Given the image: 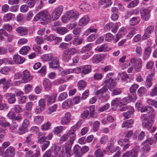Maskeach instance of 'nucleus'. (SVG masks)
<instances>
[{
  "label": "nucleus",
  "mask_w": 157,
  "mask_h": 157,
  "mask_svg": "<svg viewBox=\"0 0 157 157\" xmlns=\"http://www.w3.org/2000/svg\"><path fill=\"white\" fill-rule=\"evenodd\" d=\"M139 13V10L137 9L126 11L124 16L125 19L129 18L132 15H136Z\"/></svg>",
  "instance_id": "nucleus-11"
},
{
  "label": "nucleus",
  "mask_w": 157,
  "mask_h": 157,
  "mask_svg": "<svg viewBox=\"0 0 157 157\" xmlns=\"http://www.w3.org/2000/svg\"><path fill=\"white\" fill-rule=\"evenodd\" d=\"M36 0H28L26 2V6L28 7L31 8L34 7L35 1Z\"/></svg>",
  "instance_id": "nucleus-52"
},
{
  "label": "nucleus",
  "mask_w": 157,
  "mask_h": 157,
  "mask_svg": "<svg viewBox=\"0 0 157 157\" xmlns=\"http://www.w3.org/2000/svg\"><path fill=\"white\" fill-rule=\"evenodd\" d=\"M45 102L46 101L45 99H41L38 101V105L40 107L44 109L46 105Z\"/></svg>",
  "instance_id": "nucleus-54"
},
{
  "label": "nucleus",
  "mask_w": 157,
  "mask_h": 157,
  "mask_svg": "<svg viewBox=\"0 0 157 157\" xmlns=\"http://www.w3.org/2000/svg\"><path fill=\"white\" fill-rule=\"evenodd\" d=\"M147 115L143 114L141 117L143 121V124L144 127L147 128H150L152 125L150 121L148 119L147 117Z\"/></svg>",
  "instance_id": "nucleus-8"
},
{
  "label": "nucleus",
  "mask_w": 157,
  "mask_h": 157,
  "mask_svg": "<svg viewBox=\"0 0 157 157\" xmlns=\"http://www.w3.org/2000/svg\"><path fill=\"white\" fill-rule=\"evenodd\" d=\"M15 148L13 146H10L7 149L5 152V156L7 157H13L15 154Z\"/></svg>",
  "instance_id": "nucleus-14"
},
{
  "label": "nucleus",
  "mask_w": 157,
  "mask_h": 157,
  "mask_svg": "<svg viewBox=\"0 0 157 157\" xmlns=\"http://www.w3.org/2000/svg\"><path fill=\"white\" fill-rule=\"evenodd\" d=\"M40 151L39 149L36 150L35 153L33 154L31 151L26 152L25 153V157H37L40 155Z\"/></svg>",
  "instance_id": "nucleus-23"
},
{
  "label": "nucleus",
  "mask_w": 157,
  "mask_h": 157,
  "mask_svg": "<svg viewBox=\"0 0 157 157\" xmlns=\"http://www.w3.org/2000/svg\"><path fill=\"white\" fill-rule=\"evenodd\" d=\"M5 96L7 99L9 103L10 104L14 103L16 101L15 95L11 93H8L5 95Z\"/></svg>",
  "instance_id": "nucleus-13"
},
{
  "label": "nucleus",
  "mask_w": 157,
  "mask_h": 157,
  "mask_svg": "<svg viewBox=\"0 0 157 157\" xmlns=\"http://www.w3.org/2000/svg\"><path fill=\"white\" fill-rule=\"evenodd\" d=\"M74 153L77 155V157H80L83 155L81 147L78 145H76L74 148Z\"/></svg>",
  "instance_id": "nucleus-25"
},
{
  "label": "nucleus",
  "mask_w": 157,
  "mask_h": 157,
  "mask_svg": "<svg viewBox=\"0 0 157 157\" xmlns=\"http://www.w3.org/2000/svg\"><path fill=\"white\" fill-rule=\"evenodd\" d=\"M112 0H101L99 2L100 5L104 8H107L110 6L112 4Z\"/></svg>",
  "instance_id": "nucleus-21"
},
{
  "label": "nucleus",
  "mask_w": 157,
  "mask_h": 157,
  "mask_svg": "<svg viewBox=\"0 0 157 157\" xmlns=\"http://www.w3.org/2000/svg\"><path fill=\"white\" fill-rule=\"evenodd\" d=\"M13 61L16 64H21L25 60V58L18 54L14 55L13 56Z\"/></svg>",
  "instance_id": "nucleus-9"
},
{
  "label": "nucleus",
  "mask_w": 157,
  "mask_h": 157,
  "mask_svg": "<svg viewBox=\"0 0 157 157\" xmlns=\"http://www.w3.org/2000/svg\"><path fill=\"white\" fill-rule=\"evenodd\" d=\"M53 151L55 156L59 157H64L65 155V153L63 150L60 151L61 146L60 145H57L54 144L52 146Z\"/></svg>",
  "instance_id": "nucleus-3"
},
{
  "label": "nucleus",
  "mask_w": 157,
  "mask_h": 157,
  "mask_svg": "<svg viewBox=\"0 0 157 157\" xmlns=\"http://www.w3.org/2000/svg\"><path fill=\"white\" fill-rule=\"evenodd\" d=\"M71 44V42H69L68 43H66L63 42L60 44L59 46V48H61L67 49L70 47Z\"/></svg>",
  "instance_id": "nucleus-51"
},
{
  "label": "nucleus",
  "mask_w": 157,
  "mask_h": 157,
  "mask_svg": "<svg viewBox=\"0 0 157 157\" xmlns=\"http://www.w3.org/2000/svg\"><path fill=\"white\" fill-rule=\"evenodd\" d=\"M47 40L51 41L54 40L56 43L60 42L62 40V38L59 37H56L55 34H52L47 37Z\"/></svg>",
  "instance_id": "nucleus-24"
},
{
  "label": "nucleus",
  "mask_w": 157,
  "mask_h": 157,
  "mask_svg": "<svg viewBox=\"0 0 157 157\" xmlns=\"http://www.w3.org/2000/svg\"><path fill=\"white\" fill-rule=\"evenodd\" d=\"M102 56H101L100 54L95 55L92 58L93 62L96 63H99L104 58V56L103 55Z\"/></svg>",
  "instance_id": "nucleus-31"
},
{
  "label": "nucleus",
  "mask_w": 157,
  "mask_h": 157,
  "mask_svg": "<svg viewBox=\"0 0 157 157\" xmlns=\"http://www.w3.org/2000/svg\"><path fill=\"white\" fill-rule=\"evenodd\" d=\"M146 48L145 49H150L152 48H155V46L153 44L151 43V40H148L145 43Z\"/></svg>",
  "instance_id": "nucleus-49"
},
{
  "label": "nucleus",
  "mask_w": 157,
  "mask_h": 157,
  "mask_svg": "<svg viewBox=\"0 0 157 157\" xmlns=\"http://www.w3.org/2000/svg\"><path fill=\"white\" fill-rule=\"evenodd\" d=\"M94 154L96 157H103L104 155L103 151L100 149L96 150Z\"/></svg>",
  "instance_id": "nucleus-41"
},
{
  "label": "nucleus",
  "mask_w": 157,
  "mask_h": 157,
  "mask_svg": "<svg viewBox=\"0 0 157 157\" xmlns=\"http://www.w3.org/2000/svg\"><path fill=\"white\" fill-rule=\"evenodd\" d=\"M71 121V114L70 113L67 112L65 113V116L62 118L61 123L63 125L67 124Z\"/></svg>",
  "instance_id": "nucleus-10"
},
{
  "label": "nucleus",
  "mask_w": 157,
  "mask_h": 157,
  "mask_svg": "<svg viewBox=\"0 0 157 157\" xmlns=\"http://www.w3.org/2000/svg\"><path fill=\"white\" fill-rule=\"evenodd\" d=\"M82 73L85 74L90 73L91 71V67L90 65H86L81 66Z\"/></svg>",
  "instance_id": "nucleus-32"
},
{
  "label": "nucleus",
  "mask_w": 157,
  "mask_h": 157,
  "mask_svg": "<svg viewBox=\"0 0 157 157\" xmlns=\"http://www.w3.org/2000/svg\"><path fill=\"white\" fill-rule=\"evenodd\" d=\"M67 96V94L66 92H63L60 94L58 97V100L59 101H62L66 99Z\"/></svg>",
  "instance_id": "nucleus-64"
},
{
  "label": "nucleus",
  "mask_w": 157,
  "mask_h": 157,
  "mask_svg": "<svg viewBox=\"0 0 157 157\" xmlns=\"http://www.w3.org/2000/svg\"><path fill=\"white\" fill-rule=\"evenodd\" d=\"M44 117L42 116H36L34 119V121L35 123L37 124L41 123L43 121Z\"/></svg>",
  "instance_id": "nucleus-43"
},
{
  "label": "nucleus",
  "mask_w": 157,
  "mask_h": 157,
  "mask_svg": "<svg viewBox=\"0 0 157 157\" xmlns=\"http://www.w3.org/2000/svg\"><path fill=\"white\" fill-rule=\"evenodd\" d=\"M16 31L21 36L26 35L28 32L27 29L23 26H19L16 29Z\"/></svg>",
  "instance_id": "nucleus-16"
},
{
  "label": "nucleus",
  "mask_w": 157,
  "mask_h": 157,
  "mask_svg": "<svg viewBox=\"0 0 157 157\" xmlns=\"http://www.w3.org/2000/svg\"><path fill=\"white\" fill-rule=\"evenodd\" d=\"M43 84L44 88L46 90H50L52 88L51 82L48 79H45L43 81Z\"/></svg>",
  "instance_id": "nucleus-22"
},
{
  "label": "nucleus",
  "mask_w": 157,
  "mask_h": 157,
  "mask_svg": "<svg viewBox=\"0 0 157 157\" xmlns=\"http://www.w3.org/2000/svg\"><path fill=\"white\" fill-rule=\"evenodd\" d=\"M107 86H105L101 89L98 90L95 92V94L97 95L101 96L103 93L105 92L108 90Z\"/></svg>",
  "instance_id": "nucleus-34"
},
{
  "label": "nucleus",
  "mask_w": 157,
  "mask_h": 157,
  "mask_svg": "<svg viewBox=\"0 0 157 157\" xmlns=\"http://www.w3.org/2000/svg\"><path fill=\"white\" fill-rule=\"evenodd\" d=\"M68 138L69 136L68 134H64L59 139V141L60 143H63L67 141Z\"/></svg>",
  "instance_id": "nucleus-61"
},
{
  "label": "nucleus",
  "mask_w": 157,
  "mask_h": 157,
  "mask_svg": "<svg viewBox=\"0 0 157 157\" xmlns=\"http://www.w3.org/2000/svg\"><path fill=\"white\" fill-rule=\"evenodd\" d=\"M98 36L97 34L93 33L88 36L86 40L88 41L91 42L95 40Z\"/></svg>",
  "instance_id": "nucleus-42"
},
{
  "label": "nucleus",
  "mask_w": 157,
  "mask_h": 157,
  "mask_svg": "<svg viewBox=\"0 0 157 157\" xmlns=\"http://www.w3.org/2000/svg\"><path fill=\"white\" fill-rule=\"evenodd\" d=\"M133 120L131 119L124 121L122 125V127H127L128 128H130L131 127L130 125L133 123Z\"/></svg>",
  "instance_id": "nucleus-36"
},
{
  "label": "nucleus",
  "mask_w": 157,
  "mask_h": 157,
  "mask_svg": "<svg viewBox=\"0 0 157 157\" xmlns=\"http://www.w3.org/2000/svg\"><path fill=\"white\" fill-rule=\"evenodd\" d=\"M33 105V103L32 102L29 101L27 102L25 105V109L27 111H31Z\"/></svg>",
  "instance_id": "nucleus-55"
},
{
  "label": "nucleus",
  "mask_w": 157,
  "mask_h": 157,
  "mask_svg": "<svg viewBox=\"0 0 157 157\" xmlns=\"http://www.w3.org/2000/svg\"><path fill=\"white\" fill-rule=\"evenodd\" d=\"M150 10L148 8H143L141 11L140 13L142 19L147 21L150 18Z\"/></svg>",
  "instance_id": "nucleus-7"
},
{
  "label": "nucleus",
  "mask_w": 157,
  "mask_h": 157,
  "mask_svg": "<svg viewBox=\"0 0 157 157\" xmlns=\"http://www.w3.org/2000/svg\"><path fill=\"white\" fill-rule=\"evenodd\" d=\"M76 52L75 50H65L63 55V60L65 62H68L71 59V56Z\"/></svg>",
  "instance_id": "nucleus-5"
},
{
  "label": "nucleus",
  "mask_w": 157,
  "mask_h": 157,
  "mask_svg": "<svg viewBox=\"0 0 157 157\" xmlns=\"http://www.w3.org/2000/svg\"><path fill=\"white\" fill-rule=\"evenodd\" d=\"M105 82L107 84L105 86H107L108 88L110 90L112 91V89L113 88L116 86V83L114 82V80L110 78H108L105 81Z\"/></svg>",
  "instance_id": "nucleus-17"
},
{
  "label": "nucleus",
  "mask_w": 157,
  "mask_h": 157,
  "mask_svg": "<svg viewBox=\"0 0 157 157\" xmlns=\"http://www.w3.org/2000/svg\"><path fill=\"white\" fill-rule=\"evenodd\" d=\"M111 140H112L110 141L108 145L107 146L106 148L108 150V151L111 153H113L117 150V147L114 145L115 141L114 139Z\"/></svg>",
  "instance_id": "nucleus-12"
},
{
  "label": "nucleus",
  "mask_w": 157,
  "mask_h": 157,
  "mask_svg": "<svg viewBox=\"0 0 157 157\" xmlns=\"http://www.w3.org/2000/svg\"><path fill=\"white\" fill-rule=\"evenodd\" d=\"M51 19V16L46 10L41 11L37 14L34 17V20L37 21L40 20L41 23L45 25L49 22Z\"/></svg>",
  "instance_id": "nucleus-1"
},
{
  "label": "nucleus",
  "mask_w": 157,
  "mask_h": 157,
  "mask_svg": "<svg viewBox=\"0 0 157 157\" xmlns=\"http://www.w3.org/2000/svg\"><path fill=\"white\" fill-rule=\"evenodd\" d=\"M63 10L62 6H60L56 8L52 13V16L53 20H57L61 15Z\"/></svg>",
  "instance_id": "nucleus-4"
},
{
  "label": "nucleus",
  "mask_w": 157,
  "mask_h": 157,
  "mask_svg": "<svg viewBox=\"0 0 157 157\" xmlns=\"http://www.w3.org/2000/svg\"><path fill=\"white\" fill-rule=\"evenodd\" d=\"M7 35V33L6 31L3 29H0V41H2L4 38V36H6Z\"/></svg>",
  "instance_id": "nucleus-45"
},
{
  "label": "nucleus",
  "mask_w": 157,
  "mask_h": 157,
  "mask_svg": "<svg viewBox=\"0 0 157 157\" xmlns=\"http://www.w3.org/2000/svg\"><path fill=\"white\" fill-rule=\"evenodd\" d=\"M89 6L85 3L80 4L79 6V8L83 11H85L89 10Z\"/></svg>",
  "instance_id": "nucleus-50"
},
{
  "label": "nucleus",
  "mask_w": 157,
  "mask_h": 157,
  "mask_svg": "<svg viewBox=\"0 0 157 157\" xmlns=\"http://www.w3.org/2000/svg\"><path fill=\"white\" fill-rule=\"evenodd\" d=\"M90 19L87 15H85L82 17L79 20V25L83 26L86 25L89 22Z\"/></svg>",
  "instance_id": "nucleus-20"
},
{
  "label": "nucleus",
  "mask_w": 157,
  "mask_h": 157,
  "mask_svg": "<svg viewBox=\"0 0 157 157\" xmlns=\"http://www.w3.org/2000/svg\"><path fill=\"white\" fill-rule=\"evenodd\" d=\"M62 20V21L64 23L67 22L71 20L67 12L63 16Z\"/></svg>",
  "instance_id": "nucleus-57"
},
{
  "label": "nucleus",
  "mask_w": 157,
  "mask_h": 157,
  "mask_svg": "<svg viewBox=\"0 0 157 157\" xmlns=\"http://www.w3.org/2000/svg\"><path fill=\"white\" fill-rule=\"evenodd\" d=\"M0 124L3 126L6 127L10 126V123L6 122L4 117L0 116Z\"/></svg>",
  "instance_id": "nucleus-40"
},
{
  "label": "nucleus",
  "mask_w": 157,
  "mask_h": 157,
  "mask_svg": "<svg viewBox=\"0 0 157 157\" xmlns=\"http://www.w3.org/2000/svg\"><path fill=\"white\" fill-rule=\"evenodd\" d=\"M50 67L52 68H56L59 66L58 59L56 57H52L51 61L49 63Z\"/></svg>",
  "instance_id": "nucleus-15"
},
{
  "label": "nucleus",
  "mask_w": 157,
  "mask_h": 157,
  "mask_svg": "<svg viewBox=\"0 0 157 157\" xmlns=\"http://www.w3.org/2000/svg\"><path fill=\"white\" fill-rule=\"evenodd\" d=\"M14 110L17 113H20L23 112V109L21 106L18 105H16L14 106Z\"/></svg>",
  "instance_id": "nucleus-48"
},
{
  "label": "nucleus",
  "mask_w": 157,
  "mask_h": 157,
  "mask_svg": "<svg viewBox=\"0 0 157 157\" xmlns=\"http://www.w3.org/2000/svg\"><path fill=\"white\" fill-rule=\"evenodd\" d=\"M139 0H134L128 5V8H133L136 6L139 2Z\"/></svg>",
  "instance_id": "nucleus-53"
},
{
  "label": "nucleus",
  "mask_w": 157,
  "mask_h": 157,
  "mask_svg": "<svg viewBox=\"0 0 157 157\" xmlns=\"http://www.w3.org/2000/svg\"><path fill=\"white\" fill-rule=\"evenodd\" d=\"M97 29L95 28L93 26H91L84 32V34L87 36L91 33L93 32L97 33Z\"/></svg>",
  "instance_id": "nucleus-37"
},
{
  "label": "nucleus",
  "mask_w": 157,
  "mask_h": 157,
  "mask_svg": "<svg viewBox=\"0 0 157 157\" xmlns=\"http://www.w3.org/2000/svg\"><path fill=\"white\" fill-rule=\"evenodd\" d=\"M78 87L79 90H81L84 89L86 86V82L83 80H80L78 83Z\"/></svg>",
  "instance_id": "nucleus-38"
},
{
  "label": "nucleus",
  "mask_w": 157,
  "mask_h": 157,
  "mask_svg": "<svg viewBox=\"0 0 157 157\" xmlns=\"http://www.w3.org/2000/svg\"><path fill=\"white\" fill-rule=\"evenodd\" d=\"M10 127V129L11 130H13L15 129L18 127V124L14 120H13L12 123L10 124L9 126H6Z\"/></svg>",
  "instance_id": "nucleus-59"
},
{
  "label": "nucleus",
  "mask_w": 157,
  "mask_h": 157,
  "mask_svg": "<svg viewBox=\"0 0 157 157\" xmlns=\"http://www.w3.org/2000/svg\"><path fill=\"white\" fill-rule=\"evenodd\" d=\"M140 19L139 17H133L129 21V23L130 25L134 26L137 25L140 22Z\"/></svg>",
  "instance_id": "nucleus-27"
},
{
  "label": "nucleus",
  "mask_w": 157,
  "mask_h": 157,
  "mask_svg": "<svg viewBox=\"0 0 157 157\" xmlns=\"http://www.w3.org/2000/svg\"><path fill=\"white\" fill-rule=\"evenodd\" d=\"M63 130V126H58L55 128L54 132L56 134H58L59 133Z\"/></svg>",
  "instance_id": "nucleus-58"
},
{
  "label": "nucleus",
  "mask_w": 157,
  "mask_h": 157,
  "mask_svg": "<svg viewBox=\"0 0 157 157\" xmlns=\"http://www.w3.org/2000/svg\"><path fill=\"white\" fill-rule=\"evenodd\" d=\"M152 85V79L149 77H147L146 78L145 85L147 88H150Z\"/></svg>",
  "instance_id": "nucleus-39"
},
{
  "label": "nucleus",
  "mask_w": 157,
  "mask_h": 157,
  "mask_svg": "<svg viewBox=\"0 0 157 157\" xmlns=\"http://www.w3.org/2000/svg\"><path fill=\"white\" fill-rule=\"evenodd\" d=\"M89 115V112L88 110H86L83 111L81 113V116L83 119L86 118Z\"/></svg>",
  "instance_id": "nucleus-60"
},
{
  "label": "nucleus",
  "mask_w": 157,
  "mask_h": 157,
  "mask_svg": "<svg viewBox=\"0 0 157 157\" xmlns=\"http://www.w3.org/2000/svg\"><path fill=\"white\" fill-rule=\"evenodd\" d=\"M71 144H66L64 145V147L65 150V154L67 157H70L73 154V152L71 150Z\"/></svg>",
  "instance_id": "nucleus-18"
},
{
  "label": "nucleus",
  "mask_w": 157,
  "mask_h": 157,
  "mask_svg": "<svg viewBox=\"0 0 157 157\" xmlns=\"http://www.w3.org/2000/svg\"><path fill=\"white\" fill-rule=\"evenodd\" d=\"M53 57L51 54H49L43 56H42L41 58L43 61H46L52 60Z\"/></svg>",
  "instance_id": "nucleus-44"
},
{
  "label": "nucleus",
  "mask_w": 157,
  "mask_h": 157,
  "mask_svg": "<svg viewBox=\"0 0 157 157\" xmlns=\"http://www.w3.org/2000/svg\"><path fill=\"white\" fill-rule=\"evenodd\" d=\"M150 95L152 97L157 96V85H156L151 89L150 92Z\"/></svg>",
  "instance_id": "nucleus-47"
},
{
  "label": "nucleus",
  "mask_w": 157,
  "mask_h": 157,
  "mask_svg": "<svg viewBox=\"0 0 157 157\" xmlns=\"http://www.w3.org/2000/svg\"><path fill=\"white\" fill-rule=\"evenodd\" d=\"M138 62L135 64V66L134 67L135 70L136 72H139L140 71L142 67V60L141 59H138Z\"/></svg>",
  "instance_id": "nucleus-35"
},
{
  "label": "nucleus",
  "mask_w": 157,
  "mask_h": 157,
  "mask_svg": "<svg viewBox=\"0 0 157 157\" xmlns=\"http://www.w3.org/2000/svg\"><path fill=\"white\" fill-rule=\"evenodd\" d=\"M36 44H35L33 46V49H40L41 48L47 49V45L46 44H42L43 40L40 36H37L35 40Z\"/></svg>",
  "instance_id": "nucleus-2"
},
{
  "label": "nucleus",
  "mask_w": 157,
  "mask_h": 157,
  "mask_svg": "<svg viewBox=\"0 0 157 157\" xmlns=\"http://www.w3.org/2000/svg\"><path fill=\"white\" fill-rule=\"evenodd\" d=\"M113 35L110 33H107L105 35V40L107 41H110L113 39Z\"/></svg>",
  "instance_id": "nucleus-63"
},
{
  "label": "nucleus",
  "mask_w": 157,
  "mask_h": 157,
  "mask_svg": "<svg viewBox=\"0 0 157 157\" xmlns=\"http://www.w3.org/2000/svg\"><path fill=\"white\" fill-rule=\"evenodd\" d=\"M57 97V94H54L52 96L47 95V104L49 105L54 102Z\"/></svg>",
  "instance_id": "nucleus-26"
},
{
  "label": "nucleus",
  "mask_w": 157,
  "mask_h": 157,
  "mask_svg": "<svg viewBox=\"0 0 157 157\" xmlns=\"http://www.w3.org/2000/svg\"><path fill=\"white\" fill-rule=\"evenodd\" d=\"M100 123L98 121H96L94 123L93 129L94 132H97L99 127Z\"/></svg>",
  "instance_id": "nucleus-62"
},
{
  "label": "nucleus",
  "mask_w": 157,
  "mask_h": 157,
  "mask_svg": "<svg viewBox=\"0 0 157 157\" xmlns=\"http://www.w3.org/2000/svg\"><path fill=\"white\" fill-rule=\"evenodd\" d=\"M14 17V15L10 13L5 14L3 16V19L5 22L11 20Z\"/></svg>",
  "instance_id": "nucleus-29"
},
{
  "label": "nucleus",
  "mask_w": 157,
  "mask_h": 157,
  "mask_svg": "<svg viewBox=\"0 0 157 157\" xmlns=\"http://www.w3.org/2000/svg\"><path fill=\"white\" fill-rule=\"evenodd\" d=\"M33 78L32 76H31L29 72L27 70H25L22 73V81L20 83H26L30 82Z\"/></svg>",
  "instance_id": "nucleus-6"
},
{
  "label": "nucleus",
  "mask_w": 157,
  "mask_h": 157,
  "mask_svg": "<svg viewBox=\"0 0 157 157\" xmlns=\"http://www.w3.org/2000/svg\"><path fill=\"white\" fill-rule=\"evenodd\" d=\"M56 31L57 33L61 35H63L67 33L68 30L65 27H60L56 29Z\"/></svg>",
  "instance_id": "nucleus-33"
},
{
  "label": "nucleus",
  "mask_w": 157,
  "mask_h": 157,
  "mask_svg": "<svg viewBox=\"0 0 157 157\" xmlns=\"http://www.w3.org/2000/svg\"><path fill=\"white\" fill-rule=\"evenodd\" d=\"M67 13L72 21L75 20L79 15L78 12L73 10H71Z\"/></svg>",
  "instance_id": "nucleus-19"
},
{
  "label": "nucleus",
  "mask_w": 157,
  "mask_h": 157,
  "mask_svg": "<svg viewBox=\"0 0 157 157\" xmlns=\"http://www.w3.org/2000/svg\"><path fill=\"white\" fill-rule=\"evenodd\" d=\"M119 107L118 110L121 111H124L127 110H129L131 108L130 106L127 105H119Z\"/></svg>",
  "instance_id": "nucleus-46"
},
{
  "label": "nucleus",
  "mask_w": 157,
  "mask_h": 157,
  "mask_svg": "<svg viewBox=\"0 0 157 157\" xmlns=\"http://www.w3.org/2000/svg\"><path fill=\"white\" fill-rule=\"evenodd\" d=\"M72 105V99H68L63 103L62 107L63 108H67L70 107Z\"/></svg>",
  "instance_id": "nucleus-30"
},
{
  "label": "nucleus",
  "mask_w": 157,
  "mask_h": 157,
  "mask_svg": "<svg viewBox=\"0 0 157 157\" xmlns=\"http://www.w3.org/2000/svg\"><path fill=\"white\" fill-rule=\"evenodd\" d=\"M51 125V123L49 121H47L46 123L41 126V129L42 130L45 131L49 129Z\"/></svg>",
  "instance_id": "nucleus-56"
},
{
  "label": "nucleus",
  "mask_w": 157,
  "mask_h": 157,
  "mask_svg": "<svg viewBox=\"0 0 157 157\" xmlns=\"http://www.w3.org/2000/svg\"><path fill=\"white\" fill-rule=\"evenodd\" d=\"M134 112V109L133 108H131L127 112H124L122 113V115L126 119H128L131 117L132 114Z\"/></svg>",
  "instance_id": "nucleus-28"
}]
</instances>
